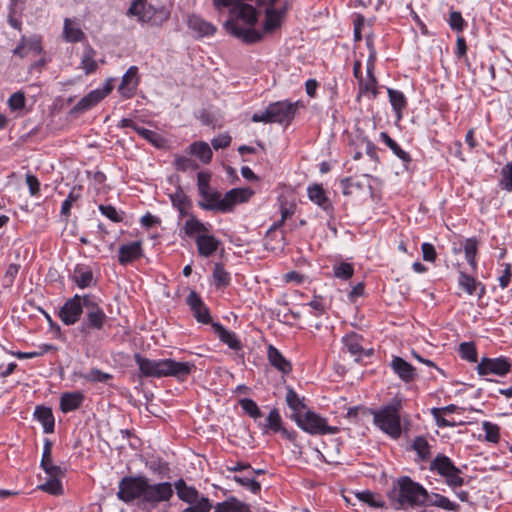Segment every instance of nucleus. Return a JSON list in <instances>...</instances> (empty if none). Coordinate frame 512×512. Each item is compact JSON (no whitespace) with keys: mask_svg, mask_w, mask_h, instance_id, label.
<instances>
[{"mask_svg":"<svg viewBox=\"0 0 512 512\" xmlns=\"http://www.w3.org/2000/svg\"><path fill=\"white\" fill-rule=\"evenodd\" d=\"M170 18V11L165 6H160L155 10L153 18L148 22L153 26H162Z\"/></svg>","mask_w":512,"mask_h":512,"instance_id":"53","label":"nucleus"},{"mask_svg":"<svg viewBox=\"0 0 512 512\" xmlns=\"http://www.w3.org/2000/svg\"><path fill=\"white\" fill-rule=\"evenodd\" d=\"M82 378L89 382L93 383H105L112 379V375L106 372H103L97 368L91 369L88 373L83 374Z\"/></svg>","mask_w":512,"mask_h":512,"instance_id":"44","label":"nucleus"},{"mask_svg":"<svg viewBox=\"0 0 512 512\" xmlns=\"http://www.w3.org/2000/svg\"><path fill=\"white\" fill-rule=\"evenodd\" d=\"M212 277L216 288L226 287L230 284V274L220 263L215 264Z\"/></svg>","mask_w":512,"mask_h":512,"instance_id":"37","label":"nucleus"},{"mask_svg":"<svg viewBox=\"0 0 512 512\" xmlns=\"http://www.w3.org/2000/svg\"><path fill=\"white\" fill-rule=\"evenodd\" d=\"M253 194L254 192L250 188H234L226 192L221 201L216 204L199 202V206L208 211L230 212L236 204L248 201Z\"/></svg>","mask_w":512,"mask_h":512,"instance_id":"8","label":"nucleus"},{"mask_svg":"<svg viewBox=\"0 0 512 512\" xmlns=\"http://www.w3.org/2000/svg\"><path fill=\"white\" fill-rule=\"evenodd\" d=\"M429 469L437 472L441 477L449 475V472H461V470L454 465L452 460L443 454H438L431 462Z\"/></svg>","mask_w":512,"mask_h":512,"instance_id":"21","label":"nucleus"},{"mask_svg":"<svg viewBox=\"0 0 512 512\" xmlns=\"http://www.w3.org/2000/svg\"><path fill=\"white\" fill-rule=\"evenodd\" d=\"M83 401L84 395L79 391L64 393L60 398V409L64 413L75 411Z\"/></svg>","mask_w":512,"mask_h":512,"instance_id":"24","label":"nucleus"},{"mask_svg":"<svg viewBox=\"0 0 512 512\" xmlns=\"http://www.w3.org/2000/svg\"><path fill=\"white\" fill-rule=\"evenodd\" d=\"M358 82H359V87L362 91L372 92L374 95L377 94V91H376L377 79L375 76L367 75L366 79L360 78V80Z\"/></svg>","mask_w":512,"mask_h":512,"instance_id":"59","label":"nucleus"},{"mask_svg":"<svg viewBox=\"0 0 512 512\" xmlns=\"http://www.w3.org/2000/svg\"><path fill=\"white\" fill-rule=\"evenodd\" d=\"M20 270L19 264H10L5 272V275L3 277V286L6 288H9L13 285L14 280Z\"/></svg>","mask_w":512,"mask_h":512,"instance_id":"55","label":"nucleus"},{"mask_svg":"<svg viewBox=\"0 0 512 512\" xmlns=\"http://www.w3.org/2000/svg\"><path fill=\"white\" fill-rule=\"evenodd\" d=\"M138 85V68L136 66H131L123 75L118 87V92L123 98L130 99L135 95Z\"/></svg>","mask_w":512,"mask_h":512,"instance_id":"12","label":"nucleus"},{"mask_svg":"<svg viewBox=\"0 0 512 512\" xmlns=\"http://www.w3.org/2000/svg\"><path fill=\"white\" fill-rule=\"evenodd\" d=\"M177 496L182 501H184L188 504H193L199 497V492L194 487L188 486L187 488H184L183 490H179V494Z\"/></svg>","mask_w":512,"mask_h":512,"instance_id":"56","label":"nucleus"},{"mask_svg":"<svg viewBox=\"0 0 512 512\" xmlns=\"http://www.w3.org/2000/svg\"><path fill=\"white\" fill-rule=\"evenodd\" d=\"M197 250L200 256L202 257H210L213 255L220 244V241L216 239L213 235L200 234L195 239Z\"/></svg>","mask_w":512,"mask_h":512,"instance_id":"19","label":"nucleus"},{"mask_svg":"<svg viewBox=\"0 0 512 512\" xmlns=\"http://www.w3.org/2000/svg\"><path fill=\"white\" fill-rule=\"evenodd\" d=\"M188 152L197 157L204 164L210 163L213 156L210 146L203 141L193 142L189 145Z\"/></svg>","mask_w":512,"mask_h":512,"instance_id":"27","label":"nucleus"},{"mask_svg":"<svg viewBox=\"0 0 512 512\" xmlns=\"http://www.w3.org/2000/svg\"><path fill=\"white\" fill-rule=\"evenodd\" d=\"M391 368L406 383L412 382L416 377V369L401 357H393Z\"/></svg>","mask_w":512,"mask_h":512,"instance_id":"16","label":"nucleus"},{"mask_svg":"<svg viewBox=\"0 0 512 512\" xmlns=\"http://www.w3.org/2000/svg\"><path fill=\"white\" fill-rule=\"evenodd\" d=\"M186 302L190 306L191 310L193 311V315L198 322L203 324H208L211 322V316L208 308L205 306L202 299L195 291H191L189 293Z\"/></svg>","mask_w":512,"mask_h":512,"instance_id":"14","label":"nucleus"},{"mask_svg":"<svg viewBox=\"0 0 512 512\" xmlns=\"http://www.w3.org/2000/svg\"><path fill=\"white\" fill-rule=\"evenodd\" d=\"M286 403L293 411L292 415H302V411L305 409L304 399L299 398L298 394L291 387L287 388Z\"/></svg>","mask_w":512,"mask_h":512,"instance_id":"32","label":"nucleus"},{"mask_svg":"<svg viewBox=\"0 0 512 512\" xmlns=\"http://www.w3.org/2000/svg\"><path fill=\"white\" fill-rule=\"evenodd\" d=\"M246 505L235 497L217 503L214 512H245Z\"/></svg>","mask_w":512,"mask_h":512,"instance_id":"33","label":"nucleus"},{"mask_svg":"<svg viewBox=\"0 0 512 512\" xmlns=\"http://www.w3.org/2000/svg\"><path fill=\"white\" fill-rule=\"evenodd\" d=\"M64 476H49V479L38 486V488L51 495H61L63 493V487L61 478Z\"/></svg>","mask_w":512,"mask_h":512,"instance_id":"35","label":"nucleus"},{"mask_svg":"<svg viewBox=\"0 0 512 512\" xmlns=\"http://www.w3.org/2000/svg\"><path fill=\"white\" fill-rule=\"evenodd\" d=\"M239 404L241 408L253 419H258L262 416V413L254 400L250 398H243L240 399Z\"/></svg>","mask_w":512,"mask_h":512,"instance_id":"45","label":"nucleus"},{"mask_svg":"<svg viewBox=\"0 0 512 512\" xmlns=\"http://www.w3.org/2000/svg\"><path fill=\"white\" fill-rule=\"evenodd\" d=\"M449 25L452 30L461 32L464 29L465 21L460 12L452 11L449 17Z\"/></svg>","mask_w":512,"mask_h":512,"instance_id":"58","label":"nucleus"},{"mask_svg":"<svg viewBox=\"0 0 512 512\" xmlns=\"http://www.w3.org/2000/svg\"><path fill=\"white\" fill-rule=\"evenodd\" d=\"M264 427L273 432H279L281 430L282 420L278 409L274 408L269 412Z\"/></svg>","mask_w":512,"mask_h":512,"instance_id":"43","label":"nucleus"},{"mask_svg":"<svg viewBox=\"0 0 512 512\" xmlns=\"http://www.w3.org/2000/svg\"><path fill=\"white\" fill-rule=\"evenodd\" d=\"M307 193L309 199L321 207L327 213H331L333 211V206L331 201L326 196V192L322 185L320 184H312L307 188Z\"/></svg>","mask_w":512,"mask_h":512,"instance_id":"18","label":"nucleus"},{"mask_svg":"<svg viewBox=\"0 0 512 512\" xmlns=\"http://www.w3.org/2000/svg\"><path fill=\"white\" fill-rule=\"evenodd\" d=\"M459 353L469 362H477V349L472 342H463L459 345Z\"/></svg>","mask_w":512,"mask_h":512,"instance_id":"46","label":"nucleus"},{"mask_svg":"<svg viewBox=\"0 0 512 512\" xmlns=\"http://www.w3.org/2000/svg\"><path fill=\"white\" fill-rule=\"evenodd\" d=\"M174 165L176 170L182 172L196 170L198 168V164L195 161L184 156H175Z\"/></svg>","mask_w":512,"mask_h":512,"instance_id":"49","label":"nucleus"},{"mask_svg":"<svg viewBox=\"0 0 512 512\" xmlns=\"http://www.w3.org/2000/svg\"><path fill=\"white\" fill-rule=\"evenodd\" d=\"M231 143V137L228 134H220L211 140V145L215 150L227 148Z\"/></svg>","mask_w":512,"mask_h":512,"instance_id":"62","label":"nucleus"},{"mask_svg":"<svg viewBox=\"0 0 512 512\" xmlns=\"http://www.w3.org/2000/svg\"><path fill=\"white\" fill-rule=\"evenodd\" d=\"M425 505L436 506L447 511L456 512L459 510L458 504L450 501L446 496L438 493H433L432 495L428 494Z\"/></svg>","mask_w":512,"mask_h":512,"instance_id":"30","label":"nucleus"},{"mask_svg":"<svg viewBox=\"0 0 512 512\" xmlns=\"http://www.w3.org/2000/svg\"><path fill=\"white\" fill-rule=\"evenodd\" d=\"M461 472H449V475H445L446 484L451 488L460 487L464 484V479L460 476Z\"/></svg>","mask_w":512,"mask_h":512,"instance_id":"63","label":"nucleus"},{"mask_svg":"<svg viewBox=\"0 0 512 512\" xmlns=\"http://www.w3.org/2000/svg\"><path fill=\"white\" fill-rule=\"evenodd\" d=\"M216 9L230 8L224 28L246 44L262 40V34L280 29L292 0H213Z\"/></svg>","mask_w":512,"mask_h":512,"instance_id":"1","label":"nucleus"},{"mask_svg":"<svg viewBox=\"0 0 512 512\" xmlns=\"http://www.w3.org/2000/svg\"><path fill=\"white\" fill-rule=\"evenodd\" d=\"M63 38L69 43H77L85 39V34L75 21L66 18L64 20Z\"/></svg>","mask_w":512,"mask_h":512,"instance_id":"25","label":"nucleus"},{"mask_svg":"<svg viewBox=\"0 0 512 512\" xmlns=\"http://www.w3.org/2000/svg\"><path fill=\"white\" fill-rule=\"evenodd\" d=\"M345 347L351 353V355L360 357L362 355L363 349L360 344V338L357 334H351L343 339Z\"/></svg>","mask_w":512,"mask_h":512,"instance_id":"42","label":"nucleus"},{"mask_svg":"<svg viewBox=\"0 0 512 512\" xmlns=\"http://www.w3.org/2000/svg\"><path fill=\"white\" fill-rule=\"evenodd\" d=\"M402 409V401L394 398L390 403L381 407L379 410L369 409V413L373 415L374 424L384 433L394 439L401 436V418L400 410Z\"/></svg>","mask_w":512,"mask_h":512,"instance_id":"5","label":"nucleus"},{"mask_svg":"<svg viewBox=\"0 0 512 512\" xmlns=\"http://www.w3.org/2000/svg\"><path fill=\"white\" fill-rule=\"evenodd\" d=\"M134 131L138 135H140L141 137L146 139L147 141L153 143L154 145H156V146L160 145V142H161L162 139H161L160 135L157 132L149 130V129H146V128L141 127V126L134 127Z\"/></svg>","mask_w":512,"mask_h":512,"instance_id":"51","label":"nucleus"},{"mask_svg":"<svg viewBox=\"0 0 512 512\" xmlns=\"http://www.w3.org/2000/svg\"><path fill=\"white\" fill-rule=\"evenodd\" d=\"M210 177V174L206 172H199L197 174L198 190L201 196H206L207 192L210 190Z\"/></svg>","mask_w":512,"mask_h":512,"instance_id":"57","label":"nucleus"},{"mask_svg":"<svg viewBox=\"0 0 512 512\" xmlns=\"http://www.w3.org/2000/svg\"><path fill=\"white\" fill-rule=\"evenodd\" d=\"M502 174L504 178L502 182L503 188L507 191H512V162L503 167Z\"/></svg>","mask_w":512,"mask_h":512,"instance_id":"64","label":"nucleus"},{"mask_svg":"<svg viewBox=\"0 0 512 512\" xmlns=\"http://www.w3.org/2000/svg\"><path fill=\"white\" fill-rule=\"evenodd\" d=\"M387 92L389 101L396 113V118L400 120L402 118V111L407 106V100L404 94L399 90L389 88Z\"/></svg>","mask_w":512,"mask_h":512,"instance_id":"31","label":"nucleus"},{"mask_svg":"<svg viewBox=\"0 0 512 512\" xmlns=\"http://www.w3.org/2000/svg\"><path fill=\"white\" fill-rule=\"evenodd\" d=\"M79 197L80 194L75 193V189H73L62 203L61 214L66 217L69 216L73 203L76 202L79 199Z\"/></svg>","mask_w":512,"mask_h":512,"instance_id":"60","label":"nucleus"},{"mask_svg":"<svg viewBox=\"0 0 512 512\" xmlns=\"http://www.w3.org/2000/svg\"><path fill=\"white\" fill-rule=\"evenodd\" d=\"M173 207L180 208L184 205H191L189 197L185 194L181 186H177L174 193L169 194Z\"/></svg>","mask_w":512,"mask_h":512,"instance_id":"48","label":"nucleus"},{"mask_svg":"<svg viewBox=\"0 0 512 512\" xmlns=\"http://www.w3.org/2000/svg\"><path fill=\"white\" fill-rule=\"evenodd\" d=\"M73 280L79 288H87L93 281V273L91 270L75 269Z\"/></svg>","mask_w":512,"mask_h":512,"instance_id":"40","label":"nucleus"},{"mask_svg":"<svg viewBox=\"0 0 512 512\" xmlns=\"http://www.w3.org/2000/svg\"><path fill=\"white\" fill-rule=\"evenodd\" d=\"M187 25L189 29L197 33L198 37L211 36L217 30L212 23L195 14L188 17Z\"/></svg>","mask_w":512,"mask_h":512,"instance_id":"20","label":"nucleus"},{"mask_svg":"<svg viewBox=\"0 0 512 512\" xmlns=\"http://www.w3.org/2000/svg\"><path fill=\"white\" fill-rule=\"evenodd\" d=\"M173 496L172 484L161 482L151 484L145 476H125L118 484L117 497L125 503L139 500V507L155 508L159 503L168 501Z\"/></svg>","mask_w":512,"mask_h":512,"instance_id":"2","label":"nucleus"},{"mask_svg":"<svg viewBox=\"0 0 512 512\" xmlns=\"http://www.w3.org/2000/svg\"><path fill=\"white\" fill-rule=\"evenodd\" d=\"M268 106L274 123L289 124L293 120L296 112V103L277 101Z\"/></svg>","mask_w":512,"mask_h":512,"instance_id":"11","label":"nucleus"},{"mask_svg":"<svg viewBox=\"0 0 512 512\" xmlns=\"http://www.w3.org/2000/svg\"><path fill=\"white\" fill-rule=\"evenodd\" d=\"M25 95L23 92H15L8 99V106L12 111L21 110L25 107Z\"/></svg>","mask_w":512,"mask_h":512,"instance_id":"54","label":"nucleus"},{"mask_svg":"<svg viewBox=\"0 0 512 512\" xmlns=\"http://www.w3.org/2000/svg\"><path fill=\"white\" fill-rule=\"evenodd\" d=\"M511 370V364L505 357L487 358L483 357L477 365V372L479 375L484 376L488 374H495L504 376Z\"/></svg>","mask_w":512,"mask_h":512,"instance_id":"10","label":"nucleus"},{"mask_svg":"<svg viewBox=\"0 0 512 512\" xmlns=\"http://www.w3.org/2000/svg\"><path fill=\"white\" fill-rule=\"evenodd\" d=\"M291 418L305 432L311 435L336 434L339 428L327 424V420L313 411H307L302 415H291Z\"/></svg>","mask_w":512,"mask_h":512,"instance_id":"7","label":"nucleus"},{"mask_svg":"<svg viewBox=\"0 0 512 512\" xmlns=\"http://www.w3.org/2000/svg\"><path fill=\"white\" fill-rule=\"evenodd\" d=\"M459 285L469 294H476L478 286H481L480 282H477L472 276L460 272L459 274Z\"/></svg>","mask_w":512,"mask_h":512,"instance_id":"41","label":"nucleus"},{"mask_svg":"<svg viewBox=\"0 0 512 512\" xmlns=\"http://www.w3.org/2000/svg\"><path fill=\"white\" fill-rule=\"evenodd\" d=\"M85 299L86 294H75L60 308L58 316L65 325H74L80 320V317L85 310Z\"/></svg>","mask_w":512,"mask_h":512,"instance_id":"9","label":"nucleus"},{"mask_svg":"<svg viewBox=\"0 0 512 512\" xmlns=\"http://www.w3.org/2000/svg\"><path fill=\"white\" fill-rule=\"evenodd\" d=\"M101 100H103V94L100 93V89L93 90L81 98L74 106L73 110L76 112L87 111L97 105Z\"/></svg>","mask_w":512,"mask_h":512,"instance_id":"29","label":"nucleus"},{"mask_svg":"<svg viewBox=\"0 0 512 512\" xmlns=\"http://www.w3.org/2000/svg\"><path fill=\"white\" fill-rule=\"evenodd\" d=\"M95 54V50L89 45L84 50L81 65L86 74H91L98 68L97 62L95 61Z\"/></svg>","mask_w":512,"mask_h":512,"instance_id":"34","label":"nucleus"},{"mask_svg":"<svg viewBox=\"0 0 512 512\" xmlns=\"http://www.w3.org/2000/svg\"><path fill=\"white\" fill-rule=\"evenodd\" d=\"M267 355L269 363L276 368L277 370L281 371L284 374H288L292 370V365L290 361H288L282 353L275 348L273 345H269L267 349Z\"/></svg>","mask_w":512,"mask_h":512,"instance_id":"23","label":"nucleus"},{"mask_svg":"<svg viewBox=\"0 0 512 512\" xmlns=\"http://www.w3.org/2000/svg\"><path fill=\"white\" fill-rule=\"evenodd\" d=\"M212 327L214 328L215 333L218 335L219 339L225 343L230 349L234 351H239L242 349V343L239 340L236 333L225 329L219 323H213Z\"/></svg>","mask_w":512,"mask_h":512,"instance_id":"22","label":"nucleus"},{"mask_svg":"<svg viewBox=\"0 0 512 512\" xmlns=\"http://www.w3.org/2000/svg\"><path fill=\"white\" fill-rule=\"evenodd\" d=\"M100 212L113 222H121L122 217L112 205H99Z\"/></svg>","mask_w":512,"mask_h":512,"instance_id":"61","label":"nucleus"},{"mask_svg":"<svg viewBox=\"0 0 512 512\" xmlns=\"http://www.w3.org/2000/svg\"><path fill=\"white\" fill-rule=\"evenodd\" d=\"M134 359L145 377L173 376L178 380H185L195 368V365L190 362H178L173 359L150 360L138 353L134 355Z\"/></svg>","mask_w":512,"mask_h":512,"instance_id":"3","label":"nucleus"},{"mask_svg":"<svg viewBox=\"0 0 512 512\" xmlns=\"http://www.w3.org/2000/svg\"><path fill=\"white\" fill-rule=\"evenodd\" d=\"M382 141L393 151V153L402 161L409 163L411 157L409 153L401 149L395 140H393L386 132L380 134Z\"/></svg>","mask_w":512,"mask_h":512,"instance_id":"36","label":"nucleus"},{"mask_svg":"<svg viewBox=\"0 0 512 512\" xmlns=\"http://www.w3.org/2000/svg\"><path fill=\"white\" fill-rule=\"evenodd\" d=\"M412 448L417 452L418 457L425 461L431 456L430 445L425 437L418 436L413 440Z\"/></svg>","mask_w":512,"mask_h":512,"instance_id":"38","label":"nucleus"},{"mask_svg":"<svg viewBox=\"0 0 512 512\" xmlns=\"http://www.w3.org/2000/svg\"><path fill=\"white\" fill-rule=\"evenodd\" d=\"M354 268L352 264L341 262L334 267V276L339 279L347 280L353 276Z\"/></svg>","mask_w":512,"mask_h":512,"instance_id":"50","label":"nucleus"},{"mask_svg":"<svg viewBox=\"0 0 512 512\" xmlns=\"http://www.w3.org/2000/svg\"><path fill=\"white\" fill-rule=\"evenodd\" d=\"M478 250V241L476 238H468L464 243L465 258L473 270L476 269V254Z\"/></svg>","mask_w":512,"mask_h":512,"instance_id":"39","label":"nucleus"},{"mask_svg":"<svg viewBox=\"0 0 512 512\" xmlns=\"http://www.w3.org/2000/svg\"><path fill=\"white\" fill-rule=\"evenodd\" d=\"M147 0H132L130 7L127 10L128 16H136L141 23H148L157 10L158 7L148 5Z\"/></svg>","mask_w":512,"mask_h":512,"instance_id":"15","label":"nucleus"},{"mask_svg":"<svg viewBox=\"0 0 512 512\" xmlns=\"http://www.w3.org/2000/svg\"><path fill=\"white\" fill-rule=\"evenodd\" d=\"M142 256V243L134 241L119 247L118 261L121 265H127Z\"/></svg>","mask_w":512,"mask_h":512,"instance_id":"17","label":"nucleus"},{"mask_svg":"<svg viewBox=\"0 0 512 512\" xmlns=\"http://www.w3.org/2000/svg\"><path fill=\"white\" fill-rule=\"evenodd\" d=\"M427 496V490L408 476L399 478L397 486L389 493V498L395 509L423 506L426 504Z\"/></svg>","mask_w":512,"mask_h":512,"instance_id":"4","label":"nucleus"},{"mask_svg":"<svg viewBox=\"0 0 512 512\" xmlns=\"http://www.w3.org/2000/svg\"><path fill=\"white\" fill-rule=\"evenodd\" d=\"M233 480L235 482H237L238 484H240L241 486L246 487L254 494L259 493L261 490V484L258 481H256L254 478L234 476Z\"/></svg>","mask_w":512,"mask_h":512,"instance_id":"52","label":"nucleus"},{"mask_svg":"<svg viewBox=\"0 0 512 512\" xmlns=\"http://www.w3.org/2000/svg\"><path fill=\"white\" fill-rule=\"evenodd\" d=\"M185 508L182 512H210L212 504L207 497H198L193 504Z\"/></svg>","mask_w":512,"mask_h":512,"instance_id":"47","label":"nucleus"},{"mask_svg":"<svg viewBox=\"0 0 512 512\" xmlns=\"http://www.w3.org/2000/svg\"><path fill=\"white\" fill-rule=\"evenodd\" d=\"M84 313V319L79 326L81 334L88 336L92 331H100L104 328L107 315L94 295L86 294Z\"/></svg>","mask_w":512,"mask_h":512,"instance_id":"6","label":"nucleus"},{"mask_svg":"<svg viewBox=\"0 0 512 512\" xmlns=\"http://www.w3.org/2000/svg\"><path fill=\"white\" fill-rule=\"evenodd\" d=\"M52 446V442L45 439L40 466L48 476H65V469L53 463Z\"/></svg>","mask_w":512,"mask_h":512,"instance_id":"13","label":"nucleus"},{"mask_svg":"<svg viewBox=\"0 0 512 512\" xmlns=\"http://www.w3.org/2000/svg\"><path fill=\"white\" fill-rule=\"evenodd\" d=\"M210 225H206L202 223L200 220L196 218L194 215H190L189 219L185 222L183 226V231L186 236L192 238L195 234H207L210 232Z\"/></svg>","mask_w":512,"mask_h":512,"instance_id":"28","label":"nucleus"},{"mask_svg":"<svg viewBox=\"0 0 512 512\" xmlns=\"http://www.w3.org/2000/svg\"><path fill=\"white\" fill-rule=\"evenodd\" d=\"M34 416L42 424L45 433L54 431L55 420L51 408L38 406L35 409Z\"/></svg>","mask_w":512,"mask_h":512,"instance_id":"26","label":"nucleus"}]
</instances>
